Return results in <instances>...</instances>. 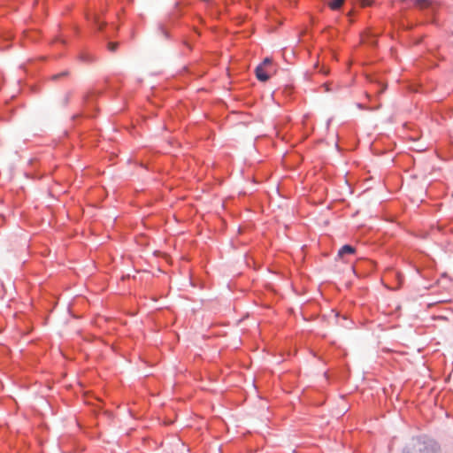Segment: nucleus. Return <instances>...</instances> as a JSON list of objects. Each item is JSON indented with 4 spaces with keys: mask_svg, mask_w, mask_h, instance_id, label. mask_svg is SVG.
I'll return each instance as SVG.
<instances>
[{
    "mask_svg": "<svg viewBox=\"0 0 453 453\" xmlns=\"http://www.w3.org/2000/svg\"><path fill=\"white\" fill-rule=\"evenodd\" d=\"M403 453H439L434 445L420 441H413Z\"/></svg>",
    "mask_w": 453,
    "mask_h": 453,
    "instance_id": "f257e3e1",
    "label": "nucleus"
},
{
    "mask_svg": "<svg viewBox=\"0 0 453 453\" xmlns=\"http://www.w3.org/2000/svg\"><path fill=\"white\" fill-rule=\"evenodd\" d=\"M255 73L257 80L260 81H266L270 78L268 68L264 67V65L257 66Z\"/></svg>",
    "mask_w": 453,
    "mask_h": 453,
    "instance_id": "f03ea898",
    "label": "nucleus"
},
{
    "mask_svg": "<svg viewBox=\"0 0 453 453\" xmlns=\"http://www.w3.org/2000/svg\"><path fill=\"white\" fill-rule=\"evenodd\" d=\"M356 252V249L350 245H343L338 251V257H343L346 254H354Z\"/></svg>",
    "mask_w": 453,
    "mask_h": 453,
    "instance_id": "7ed1b4c3",
    "label": "nucleus"
},
{
    "mask_svg": "<svg viewBox=\"0 0 453 453\" xmlns=\"http://www.w3.org/2000/svg\"><path fill=\"white\" fill-rule=\"evenodd\" d=\"M343 2L344 0H331L328 5L332 10H337L342 5Z\"/></svg>",
    "mask_w": 453,
    "mask_h": 453,
    "instance_id": "20e7f679",
    "label": "nucleus"
},
{
    "mask_svg": "<svg viewBox=\"0 0 453 453\" xmlns=\"http://www.w3.org/2000/svg\"><path fill=\"white\" fill-rule=\"evenodd\" d=\"M418 6L426 7L430 4L431 0H413Z\"/></svg>",
    "mask_w": 453,
    "mask_h": 453,
    "instance_id": "39448f33",
    "label": "nucleus"
},
{
    "mask_svg": "<svg viewBox=\"0 0 453 453\" xmlns=\"http://www.w3.org/2000/svg\"><path fill=\"white\" fill-rule=\"evenodd\" d=\"M272 65V59L269 58H266L264 59V61L259 65H264V67L267 68L268 66H271Z\"/></svg>",
    "mask_w": 453,
    "mask_h": 453,
    "instance_id": "423d86ee",
    "label": "nucleus"
},
{
    "mask_svg": "<svg viewBox=\"0 0 453 453\" xmlns=\"http://www.w3.org/2000/svg\"><path fill=\"white\" fill-rule=\"evenodd\" d=\"M119 43L118 42H109L108 43V49L111 51H115L118 48Z\"/></svg>",
    "mask_w": 453,
    "mask_h": 453,
    "instance_id": "0eeeda50",
    "label": "nucleus"
},
{
    "mask_svg": "<svg viewBox=\"0 0 453 453\" xmlns=\"http://www.w3.org/2000/svg\"><path fill=\"white\" fill-rule=\"evenodd\" d=\"M372 0H360L361 5L365 7L372 4Z\"/></svg>",
    "mask_w": 453,
    "mask_h": 453,
    "instance_id": "6e6552de",
    "label": "nucleus"
},
{
    "mask_svg": "<svg viewBox=\"0 0 453 453\" xmlns=\"http://www.w3.org/2000/svg\"><path fill=\"white\" fill-rule=\"evenodd\" d=\"M65 74H66V73H60V74L54 75L52 78H53V79H57V78H58V77H60V76H63V75H65Z\"/></svg>",
    "mask_w": 453,
    "mask_h": 453,
    "instance_id": "1a4fd4ad",
    "label": "nucleus"
},
{
    "mask_svg": "<svg viewBox=\"0 0 453 453\" xmlns=\"http://www.w3.org/2000/svg\"><path fill=\"white\" fill-rule=\"evenodd\" d=\"M95 22L99 24L96 17H95Z\"/></svg>",
    "mask_w": 453,
    "mask_h": 453,
    "instance_id": "9d476101",
    "label": "nucleus"
}]
</instances>
